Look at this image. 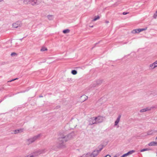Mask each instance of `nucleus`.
Masks as SVG:
<instances>
[{
	"instance_id": "obj_1",
	"label": "nucleus",
	"mask_w": 157,
	"mask_h": 157,
	"mask_svg": "<svg viewBox=\"0 0 157 157\" xmlns=\"http://www.w3.org/2000/svg\"><path fill=\"white\" fill-rule=\"evenodd\" d=\"M74 133L71 132L66 135H62L58 138V147L63 148L65 147V143L71 139L73 137Z\"/></svg>"
},
{
	"instance_id": "obj_2",
	"label": "nucleus",
	"mask_w": 157,
	"mask_h": 157,
	"mask_svg": "<svg viewBox=\"0 0 157 157\" xmlns=\"http://www.w3.org/2000/svg\"><path fill=\"white\" fill-rule=\"evenodd\" d=\"M104 145H101L98 147V150H95L92 153L88 152L86 154L87 157H96L97 156L99 153L102 149Z\"/></svg>"
},
{
	"instance_id": "obj_3",
	"label": "nucleus",
	"mask_w": 157,
	"mask_h": 157,
	"mask_svg": "<svg viewBox=\"0 0 157 157\" xmlns=\"http://www.w3.org/2000/svg\"><path fill=\"white\" fill-rule=\"evenodd\" d=\"M46 151L45 149H39L28 155V156L29 157H36L41 154L45 153Z\"/></svg>"
},
{
	"instance_id": "obj_4",
	"label": "nucleus",
	"mask_w": 157,
	"mask_h": 157,
	"mask_svg": "<svg viewBox=\"0 0 157 157\" xmlns=\"http://www.w3.org/2000/svg\"><path fill=\"white\" fill-rule=\"evenodd\" d=\"M105 118V117L101 116H99L97 117H95V119H96L97 124L102 122Z\"/></svg>"
},
{
	"instance_id": "obj_5",
	"label": "nucleus",
	"mask_w": 157,
	"mask_h": 157,
	"mask_svg": "<svg viewBox=\"0 0 157 157\" xmlns=\"http://www.w3.org/2000/svg\"><path fill=\"white\" fill-rule=\"evenodd\" d=\"M89 125H92L94 124H97L95 117L90 118L89 120Z\"/></svg>"
},
{
	"instance_id": "obj_6",
	"label": "nucleus",
	"mask_w": 157,
	"mask_h": 157,
	"mask_svg": "<svg viewBox=\"0 0 157 157\" xmlns=\"http://www.w3.org/2000/svg\"><path fill=\"white\" fill-rule=\"evenodd\" d=\"M22 25V23L21 21H17L15 23L13 24L12 27L13 28H16L21 27Z\"/></svg>"
},
{
	"instance_id": "obj_7",
	"label": "nucleus",
	"mask_w": 157,
	"mask_h": 157,
	"mask_svg": "<svg viewBox=\"0 0 157 157\" xmlns=\"http://www.w3.org/2000/svg\"><path fill=\"white\" fill-rule=\"evenodd\" d=\"M147 29V28H144V29H136L133 30L132 32V33H139L140 32L146 30Z\"/></svg>"
},
{
	"instance_id": "obj_8",
	"label": "nucleus",
	"mask_w": 157,
	"mask_h": 157,
	"mask_svg": "<svg viewBox=\"0 0 157 157\" xmlns=\"http://www.w3.org/2000/svg\"><path fill=\"white\" fill-rule=\"evenodd\" d=\"M31 4L32 6L37 5L41 2V0H31Z\"/></svg>"
},
{
	"instance_id": "obj_9",
	"label": "nucleus",
	"mask_w": 157,
	"mask_h": 157,
	"mask_svg": "<svg viewBox=\"0 0 157 157\" xmlns=\"http://www.w3.org/2000/svg\"><path fill=\"white\" fill-rule=\"evenodd\" d=\"M41 136V134H38L36 136H35L33 137H32V138L33 139V141L34 142L36 140L39 139L40 136Z\"/></svg>"
},
{
	"instance_id": "obj_10",
	"label": "nucleus",
	"mask_w": 157,
	"mask_h": 157,
	"mask_svg": "<svg viewBox=\"0 0 157 157\" xmlns=\"http://www.w3.org/2000/svg\"><path fill=\"white\" fill-rule=\"evenodd\" d=\"M157 132V130H152L147 131V135H152L153 134Z\"/></svg>"
},
{
	"instance_id": "obj_11",
	"label": "nucleus",
	"mask_w": 157,
	"mask_h": 157,
	"mask_svg": "<svg viewBox=\"0 0 157 157\" xmlns=\"http://www.w3.org/2000/svg\"><path fill=\"white\" fill-rule=\"evenodd\" d=\"M121 117V115H119V116H118V117H117L116 120L115 121L114 126L117 125V124H118V123H119V122L120 121Z\"/></svg>"
},
{
	"instance_id": "obj_12",
	"label": "nucleus",
	"mask_w": 157,
	"mask_h": 157,
	"mask_svg": "<svg viewBox=\"0 0 157 157\" xmlns=\"http://www.w3.org/2000/svg\"><path fill=\"white\" fill-rule=\"evenodd\" d=\"M102 83V81L101 80H97L96 82V84H94L93 85V87H95L97 85H100Z\"/></svg>"
},
{
	"instance_id": "obj_13",
	"label": "nucleus",
	"mask_w": 157,
	"mask_h": 157,
	"mask_svg": "<svg viewBox=\"0 0 157 157\" xmlns=\"http://www.w3.org/2000/svg\"><path fill=\"white\" fill-rule=\"evenodd\" d=\"M80 98H80L81 99H82V101H81L82 102H84L85 101L87 100L88 99V97L84 95H83L82 96H81Z\"/></svg>"
},
{
	"instance_id": "obj_14",
	"label": "nucleus",
	"mask_w": 157,
	"mask_h": 157,
	"mask_svg": "<svg viewBox=\"0 0 157 157\" xmlns=\"http://www.w3.org/2000/svg\"><path fill=\"white\" fill-rule=\"evenodd\" d=\"M26 141H27V144H30L34 142L33 139H32V137L30 138L29 139H27Z\"/></svg>"
},
{
	"instance_id": "obj_15",
	"label": "nucleus",
	"mask_w": 157,
	"mask_h": 157,
	"mask_svg": "<svg viewBox=\"0 0 157 157\" xmlns=\"http://www.w3.org/2000/svg\"><path fill=\"white\" fill-rule=\"evenodd\" d=\"M151 109V108H149L147 107L146 108L141 109L140 110V112L141 113L144 112L148 110H150Z\"/></svg>"
},
{
	"instance_id": "obj_16",
	"label": "nucleus",
	"mask_w": 157,
	"mask_h": 157,
	"mask_svg": "<svg viewBox=\"0 0 157 157\" xmlns=\"http://www.w3.org/2000/svg\"><path fill=\"white\" fill-rule=\"evenodd\" d=\"M156 66L154 63L150 64L149 65V68L150 69H153L155 68Z\"/></svg>"
},
{
	"instance_id": "obj_17",
	"label": "nucleus",
	"mask_w": 157,
	"mask_h": 157,
	"mask_svg": "<svg viewBox=\"0 0 157 157\" xmlns=\"http://www.w3.org/2000/svg\"><path fill=\"white\" fill-rule=\"evenodd\" d=\"M23 131V129H19L17 130H15L14 131V134L18 133L19 132H22Z\"/></svg>"
},
{
	"instance_id": "obj_18",
	"label": "nucleus",
	"mask_w": 157,
	"mask_h": 157,
	"mask_svg": "<svg viewBox=\"0 0 157 157\" xmlns=\"http://www.w3.org/2000/svg\"><path fill=\"white\" fill-rule=\"evenodd\" d=\"M148 145L150 146L157 145V143L152 141L149 143Z\"/></svg>"
},
{
	"instance_id": "obj_19",
	"label": "nucleus",
	"mask_w": 157,
	"mask_h": 157,
	"mask_svg": "<svg viewBox=\"0 0 157 157\" xmlns=\"http://www.w3.org/2000/svg\"><path fill=\"white\" fill-rule=\"evenodd\" d=\"M31 0H24V3L26 4H31Z\"/></svg>"
},
{
	"instance_id": "obj_20",
	"label": "nucleus",
	"mask_w": 157,
	"mask_h": 157,
	"mask_svg": "<svg viewBox=\"0 0 157 157\" xmlns=\"http://www.w3.org/2000/svg\"><path fill=\"white\" fill-rule=\"evenodd\" d=\"M53 16L51 15H49L47 16L48 18L50 20H52L53 19Z\"/></svg>"
},
{
	"instance_id": "obj_21",
	"label": "nucleus",
	"mask_w": 157,
	"mask_h": 157,
	"mask_svg": "<svg viewBox=\"0 0 157 157\" xmlns=\"http://www.w3.org/2000/svg\"><path fill=\"white\" fill-rule=\"evenodd\" d=\"M70 31V30L69 29H65V30H64L63 32V33H64V34H66V33H69Z\"/></svg>"
},
{
	"instance_id": "obj_22",
	"label": "nucleus",
	"mask_w": 157,
	"mask_h": 157,
	"mask_svg": "<svg viewBox=\"0 0 157 157\" xmlns=\"http://www.w3.org/2000/svg\"><path fill=\"white\" fill-rule=\"evenodd\" d=\"M135 150H132L129 151L127 153L128 154V155H131L133 153L135 152Z\"/></svg>"
},
{
	"instance_id": "obj_23",
	"label": "nucleus",
	"mask_w": 157,
	"mask_h": 157,
	"mask_svg": "<svg viewBox=\"0 0 157 157\" xmlns=\"http://www.w3.org/2000/svg\"><path fill=\"white\" fill-rule=\"evenodd\" d=\"M100 18L99 16H95L94 17V19H93L92 21H96L97 20H98Z\"/></svg>"
},
{
	"instance_id": "obj_24",
	"label": "nucleus",
	"mask_w": 157,
	"mask_h": 157,
	"mask_svg": "<svg viewBox=\"0 0 157 157\" xmlns=\"http://www.w3.org/2000/svg\"><path fill=\"white\" fill-rule=\"evenodd\" d=\"M71 73L73 75H75L77 74V72L76 70H74L71 71Z\"/></svg>"
},
{
	"instance_id": "obj_25",
	"label": "nucleus",
	"mask_w": 157,
	"mask_h": 157,
	"mask_svg": "<svg viewBox=\"0 0 157 157\" xmlns=\"http://www.w3.org/2000/svg\"><path fill=\"white\" fill-rule=\"evenodd\" d=\"M150 150V149L146 148H144V149H141L140 151V152H143V151H148V150Z\"/></svg>"
},
{
	"instance_id": "obj_26",
	"label": "nucleus",
	"mask_w": 157,
	"mask_h": 157,
	"mask_svg": "<svg viewBox=\"0 0 157 157\" xmlns=\"http://www.w3.org/2000/svg\"><path fill=\"white\" fill-rule=\"evenodd\" d=\"M47 49L46 48H42L40 50L41 51H45L47 50Z\"/></svg>"
},
{
	"instance_id": "obj_27",
	"label": "nucleus",
	"mask_w": 157,
	"mask_h": 157,
	"mask_svg": "<svg viewBox=\"0 0 157 157\" xmlns=\"http://www.w3.org/2000/svg\"><path fill=\"white\" fill-rule=\"evenodd\" d=\"M18 79V78H14V79H12V80H11L10 81H9L7 82H11L13 81H14L16 80H17V79Z\"/></svg>"
},
{
	"instance_id": "obj_28",
	"label": "nucleus",
	"mask_w": 157,
	"mask_h": 157,
	"mask_svg": "<svg viewBox=\"0 0 157 157\" xmlns=\"http://www.w3.org/2000/svg\"><path fill=\"white\" fill-rule=\"evenodd\" d=\"M127 155H128L127 153H126L125 154H123L121 156V157H125L126 156H127Z\"/></svg>"
},
{
	"instance_id": "obj_29",
	"label": "nucleus",
	"mask_w": 157,
	"mask_h": 157,
	"mask_svg": "<svg viewBox=\"0 0 157 157\" xmlns=\"http://www.w3.org/2000/svg\"><path fill=\"white\" fill-rule=\"evenodd\" d=\"M17 55V54L15 52H13L11 53V56H14L15 55Z\"/></svg>"
},
{
	"instance_id": "obj_30",
	"label": "nucleus",
	"mask_w": 157,
	"mask_h": 157,
	"mask_svg": "<svg viewBox=\"0 0 157 157\" xmlns=\"http://www.w3.org/2000/svg\"><path fill=\"white\" fill-rule=\"evenodd\" d=\"M129 13L128 12H124L122 14L123 15H126L127 14H128Z\"/></svg>"
},
{
	"instance_id": "obj_31",
	"label": "nucleus",
	"mask_w": 157,
	"mask_h": 157,
	"mask_svg": "<svg viewBox=\"0 0 157 157\" xmlns=\"http://www.w3.org/2000/svg\"><path fill=\"white\" fill-rule=\"evenodd\" d=\"M67 80L69 82L71 81H72V79L71 78H68Z\"/></svg>"
},
{
	"instance_id": "obj_32",
	"label": "nucleus",
	"mask_w": 157,
	"mask_h": 157,
	"mask_svg": "<svg viewBox=\"0 0 157 157\" xmlns=\"http://www.w3.org/2000/svg\"><path fill=\"white\" fill-rule=\"evenodd\" d=\"M154 63H155V65L156 67H157V60Z\"/></svg>"
},
{
	"instance_id": "obj_33",
	"label": "nucleus",
	"mask_w": 157,
	"mask_h": 157,
	"mask_svg": "<svg viewBox=\"0 0 157 157\" xmlns=\"http://www.w3.org/2000/svg\"><path fill=\"white\" fill-rule=\"evenodd\" d=\"M80 157H87L86 154V155L84 154L82 156H80Z\"/></svg>"
},
{
	"instance_id": "obj_34",
	"label": "nucleus",
	"mask_w": 157,
	"mask_h": 157,
	"mask_svg": "<svg viewBox=\"0 0 157 157\" xmlns=\"http://www.w3.org/2000/svg\"><path fill=\"white\" fill-rule=\"evenodd\" d=\"M104 157H111L110 155H106Z\"/></svg>"
},
{
	"instance_id": "obj_35",
	"label": "nucleus",
	"mask_w": 157,
	"mask_h": 157,
	"mask_svg": "<svg viewBox=\"0 0 157 157\" xmlns=\"http://www.w3.org/2000/svg\"><path fill=\"white\" fill-rule=\"evenodd\" d=\"M60 107V105H58V106H56V109H58V108H59Z\"/></svg>"
},
{
	"instance_id": "obj_36",
	"label": "nucleus",
	"mask_w": 157,
	"mask_h": 157,
	"mask_svg": "<svg viewBox=\"0 0 157 157\" xmlns=\"http://www.w3.org/2000/svg\"><path fill=\"white\" fill-rule=\"evenodd\" d=\"M157 106H156V107L153 106L151 107V109H153V108H157Z\"/></svg>"
},
{
	"instance_id": "obj_37",
	"label": "nucleus",
	"mask_w": 157,
	"mask_h": 157,
	"mask_svg": "<svg viewBox=\"0 0 157 157\" xmlns=\"http://www.w3.org/2000/svg\"><path fill=\"white\" fill-rule=\"evenodd\" d=\"M105 23H109V21H105Z\"/></svg>"
},
{
	"instance_id": "obj_38",
	"label": "nucleus",
	"mask_w": 157,
	"mask_h": 157,
	"mask_svg": "<svg viewBox=\"0 0 157 157\" xmlns=\"http://www.w3.org/2000/svg\"><path fill=\"white\" fill-rule=\"evenodd\" d=\"M39 97L40 98H41V97H43V96H42V95H40V96H39Z\"/></svg>"
},
{
	"instance_id": "obj_39",
	"label": "nucleus",
	"mask_w": 157,
	"mask_h": 157,
	"mask_svg": "<svg viewBox=\"0 0 157 157\" xmlns=\"http://www.w3.org/2000/svg\"><path fill=\"white\" fill-rule=\"evenodd\" d=\"M24 38V37H23V38H21V39H20V40H22Z\"/></svg>"
},
{
	"instance_id": "obj_40",
	"label": "nucleus",
	"mask_w": 157,
	"mask_h": 157,
	"mask_svg": "<svg viewBox=\"0 0 157 157\" xmlns=\"http://www.w3.org/2000/svg\"><path fill=\"white\" fill-rule=\"evenodd\" d=\"M3 0H0V2L3 1Z\"/></svg>"
},
{
	"instance_id": "obj_41",
	"label": "nucleus",
	"mask_w": 157,
	"mask_h": 157,
	"mask_svg": "<svg viewBox=\"0 0 157 157\" xmlns=\"http://www.w3.org/2000/svg\"><path fill=\"white\" fill-rule=\"evenodd\" d=\"M90 27H93V26H91Z\"/></svg>"
},
{
	"instance_id": "obj_42",
	"label": "nucleus",
	"mask_w": 157,
	"mask_h": 157,
	"mask_svg": "<svg viewBox=\"0 0 157 157\" xmlns=\"http://www.w3.org/2000/svg\"><path fill=\"white\" fill-rule=\"evenodd\" d=\"M156 139L157 140V136L156 138Z\"/></svg>"
},
{
	"instance_id": "obj_43",
	"label": "nucleus",
	"mask_w": 157,
	"mask_h": 157,
	"mask_svg": "<svg viewBox=\"0 0 157 157\" xmlns=\"http://www.w3.org/2000/svg\"><path fill=\"white\" fill-rule=\"evenodd\" d=\"M98 44V43H97L95 44L96 45V44Z\"/></svg>"
}]
</instances>
